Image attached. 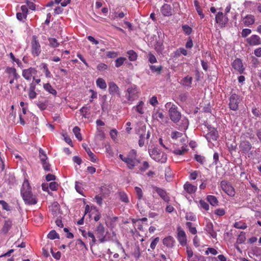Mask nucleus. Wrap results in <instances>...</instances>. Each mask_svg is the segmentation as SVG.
<instances>
[{
	"instance_id": "5701e85b",
	"label": "nucleus",
	"mask_w": 261,
	"mask_h": 261,
	"mask_svg": "<svg viewBox=\"0 0 261 261\" xmlns=\"http://www.w3.org/2000/svg\"><path fill=\"white\" fill-rule=\"evenodd\" d=\"M243 23L246 26H249L254 22V16L251 15H248L243 20Z\"/></svg>"
},
{
	"instance_id": "1a4fd4ad",
	"label": "nucleus",
	"mask_w": 261,
	"mask_h": 261,
	"mask_svg": "<svg viewBox=\"0 0 261 261\" xmlns=\"http://www.w3.org/2000/svg\"><path fill=\"white\" fill-rule=\"evenodd\" d=\"M5 72L8 74V78L10 79L9 83L12 84L14 83V80H17L19 75L16 72V70L13 67H7L5 70Z\"/></svg>"
},
{
	"instance_id": "37998d69",
	"label": "nucleus",
	"mask_w": 261,
	"mask_h": 261,
	"mask_svg": "<svg viewBox=\"0 0 261 261\" xmlns=\"http://www.w3.org/2000/svg\"><path fill=\"white\" fill-rule=\"evenodd\" d=\"M246 240L245 234L244 232H241L238 236L237 242L239 244L243 243Z\"/></svg>"
},
{
	"instance_id": "864d4df0",
	"label": "nucleus",
	"mask_w": 261,
	"mask_h": 261,
	"mask_svg": "<svg viewBox=\"0 0 261 261\" xmlns=\"http://www.w3.org/2000/svg\"><path fill=\"white\" fill-rule=\"evenodd\" d=\"M89 110V109L88 107H83L80 109V112L81 115L86 118L87 117V115H88V111Z\"/></svg>"
},
{
	"instance_id": "a878e982",
	"label": "nucleus",
	"mask_w": 261,
	"mask_h": 261,
	"mask_svg": "<svg viewBox=\"0 0 261 261\" xmlns=\"http://www.w3.org/2000/svg\"><path fill=\"white\" fill-rule=\"evenodd\" d=\"M96 85L101 89L105 90L107 88V84L105 81L102 78H98L96 81Z\"/></svg>"
},
{
	"instance_id": "473e14b6",
	"label": "nucleus",
	"mask_w": 261,
	"mask_h": 261,
	"mask_svg": "<svg viewBox=\"0 0 261 261\" xmlns=\"http://www.w3.org/2000/svg\"><path fill=\"white\" fill-rule=\"evenodd\" d=\"M143 106L144 102L140 101L136 107H134V108H135L139 114H143L144 113Z\"/></svg>"
},
{
	"instance_id": "a19ab883",
	"label": "nucleus",
	"mask_w": 261,
	"mask_h": 261,
	"mask_svg": "<svg viewBox=\"0 0 261 261\" xmlns=\"http://www.w3.org/2000/svg\"><path fill=\"white\" fill-rule=\"evenodd\" d=\"M234 227L239 229H245L247 228V225L245 223L240 221L236 222L234 224Z\"/></svg>"
},
{
	"instance_id": "6e6552de",
	"label": "nucleus",
	"mask_w": 261,
	"mask_h": 261,
	"mask_svg": "<svg viewBox=\"0 0 261 261\" xmlns=\"http://www.w3.org/2000/svg\"><path fill=\"white\" fill-rule=\"evenodd\" d=\"M240 101V96L235 93L232 94L229 97V106L230 109L233 111L237 110Z\"/></svg>"
},
{
	"instance_id": "393cba45",
	"label": "nucleus",
	"mask_w": 261,
	"mask_h": 261,
	"mask_svg": "<svg viewBox=\"0 0 261 261\" xmlns=\"http://www.w3.org/2000/svg\"><path fill=\"white\" fill-rule=\"evenodd\" d=\"M163 243L167 247H172L173 245L174 239L172 237L169 236L164 239Z\"/></svg>"
},
{
	"instance_id": "bf43d9fd",
	"label": "nucleus",
	"mask_w": 261,
	"mask_h": 261,
	"mask_svg": "<svg viewBox=\"0 0 261 261\" xmlns=\"http://www.w3.org/2000/svg\"><path fill=\"white\" fill-rule=\"evenodd\" d=\"M135 189L138 199H141L143 197V192L142 189L138 187H136Z\"/></svg>"
},
{
	"instance_id": "680f3d73",
	"label": "nucleus",
	"mask_w": 261,
	"mask_h": 261,
	"mask_svg": "<svg viewBox=\"0 0 261 261\" xmlns=\"http://www.w3.org/2000/svg\"><path fill=\"white\" fill-rule=\"evenodd\" d=\"M205 253L206 255H208L209 253L213 255H216L218 254L217 251L214 248H208Z\"/></svg>"
},
{
	"instance_id": "9b49d317",
	"label": "nucleus",
	"mask_w": 261,
	"mask_h": 261,
	"mask_svg": "<svg viewBox=\"0 0 261 261\" xmlns=\"http://www.w3.org/2000/svg\"><path fill=\"white\" fill-rule=\"evenodd\" d=\"M109 92L112 95H117L120 96L119 88L117 85L113 82H110L108 83Z\"/></svg>"
},
{
	"instance_id": "ddd939ff",
	"label": "nucleus",
	"mask_w": 261,
	"mask_h": 261,
	"mask_svg": "<svg viewBox=\"0 0 261 261\" xmlns=\"http://www.w3.org/2000/svg\"><path fill=\"white\" fill-rule=\"evenodd\" d=\"M37 70L34 68H29L22 70V75L27 80H31L32 76L36 74Z\"/></svg>"
},
{
	"instance_id": "dca6fc26",
	"label": "nucleus",
	"mask_w": 261,
	"mask_h": 261,
	"mask_svg": "<svg viewBox=\"0 0 261 261\" xmlns=\"http://www.w3.org/2000/svg\"><path fill=\"white\" fill-rule=\"evenodd\" d=\"M247 42L251 46H256L261 44V39L258 36L253 35L247 39Z\"/></svg>"
},
{
	"instance_id": "f8f14e48",
	"label": "nucleus",
	"mask_w": 261,
	"mask_h": 261,
	"mask_svg": "<svg viewBox=\"0 0 261 261\" xmlns=\"http://www.w3.org/2000/svg\"><path fill=\"white\" fill-rule=\"evenodd\" d=\"M228 18L222 12H218L216 16V21L221 27H224L228 22Z\"/></svg>"
},
{
	"instance_id": "2eb2a0df",
	"label": "nucleus",
	"mask_w": 261,
	"mask_h": 261,
	"mask_svg": "<svg viewBox=\"0 0 261 261\" xmlns=\"http://www.w3.org/2000/svg\"><path fill=\"white\" fill-rule=\"evenodd\" d=\"M177 239L180 244L185 246L187 244V238L185 232L180 227L177 228Z\"/></svg>"
},
{
	"instance_id": "3c124183",
	"label": "nucleus",
	"mask_w": 261,
	"mask_h": 261,
	"mask_svg": "<svg viewBox=\"0 0 261 261\" xmlns=\"http://www.w3.org/2000/svg\"><path fill=\"white\" fill-rule=\"evenodd\" d=\"M147 57H148L149 62L150 63L153 64L157 62V60H156L155 57L152 53H149L148 54Z\"/></svg>"
},
{
	"instance_id": "13d9d810",
	"label": "nucleus",
	"mask_w": 261,
	"mask_h": 261,
	"mask_svg": "<svg viewBox=\"0 0 261 261\" xmlns=\"http://www.w3.org/2000/svg\"><path fill=\"white\" fill-rule=\"evenodd\" d=\"M43 68L44 72L46 76L47 77H51V74L50 72L49 71V70L47 68V65L46 64H43Z\"/></svg>"
},
{
	"instance_id": "052dcab7",
	"label": "nucleus",
	"mask_w": 261,
	"mask_h": 261,
	"mask_svg": "<svg viewBox=\"0 0 261 261\" xmlns=\"http://www.w3.org/2000/svg\"><path fill=\"white\" fill-rule=\"evenodd\" d=\"M87 236L88 237L90 238L92 240V244L90 243V244L91 245H93L94 244H95V243L96 242V238H95V237L94 233L92 232H91V231L88 232Z\"/></svg>"
},
{
	"instance_id": "bb28decb",
	"label": "nucleus",
	"mask_w": 261,
	"mask_h": 261,
	"mask_svg": "<svg viewBox=\"0 0 261 261\" xmlns=\"http://www.w3.org/2000/svg\"><path fill=\"white\" fill-rule=\"evenodd\" d=\"M152 117L154 120L159 121L160 119L163 120L164 119V115L162 112L156 111L153 112Z\"/></svg>"
},
{
	"instance_id": "c9c22d12",
	"label": "nucleus",
	"mask_w": 261,
	"mask_h": 261,
	"mask_svg": "<svg viewBox=\"0 0 261 261\" xmlns=\"http://www.w3.org/2000/svg\"><path fill=\"white\" fill-rule=\"evenodd\" d=\"M48 41L49 45L52 47H57L59 45V42L57 41V40L55 38H49L48 39Z\"/></svg>"
},
{
	"instance_id": "423d86ee",
	"label": "nucleus",
	"mask_w": 261,
	"mask_h": 261,
	"mask_svg": "<svg viewBox=\"0 0 261 261\" xmlns=\"http://www.w3.org/2000/svg\"><path fill=\"white\" fill-rule=\"evenodd\" d=\"M31 52L33 56H38L41 53V46L36 36L32 37L31 41Z\"/></svg>"
},
{
	"instance_id": "b1692460",
	"label": "nucleus",
	"mask_w": 261,
	"mask_h": 261,
	"mask_svg": "<svg viewBox=\"0 0 261 261\" xmlns=\"http://www.w3.org/2000/svg\"><path fill=\"white\" fill-rule=\"evenodd\" d=\"M83 146L84 147L86 151L87 152L89 157L90 158V160L93 162H96L97 161V158L96 155L93 152H92L90 148L87 147V145L86 144H83Z\"/></svg>"
},
{
	"instance_id": "f257e3e1",
	"label": "nucleus",
	"mask_w": 261,
	"mask_h": 261,
	"mask_svg": "<svg viewBox=\"0 0 261 261\" xmlns=\"http://www.w3.org/2000/svg\"><path fill=\"white\" fill-rule=\"evenodd\" d=\"M21 194L25 203L30 205L37 203L36 196L33 195L31 191V187L27 179H25L22 184Z\"/></svg>"
},
{
	"instance_id": "09e8293b",
	"label": "nucleus",
	"mask_w": 261,
	"mask_h": 261,
	"mask_svg": "<svg viewBox=\"0 0 261 261\" xmlns=\"http://www.w3.org/2000/svg\"><path fill=\"white\" fill-rule=\"evenodd\" d=\"M182 136V134L181 133L175 131L172 132L171 134V137L173 139L176 140L179 138L181 137Z\"/></svg>"
},
{
	"instance_id": "ea45409f",
	"label": "nucleus",
	"mask_w": 261,
	"mask_h": 261,
	"mask_svg": "<svg viewBox=\"0 0 261 261\" xmlns=\"http://www.w3.org/2000/svg\"><path fill=\"white\" fill-rule=\"evenodd\" d=\"M48 238L54 240L56 238L59 239V234L56 232V231L54 230H53L49 232V233L47 235Z\"/></svg>"
},
{
	"instance_id": "e2e57ef3",
	"label": "nucleus",
	"mask_w": 261,
	"mask_h": 261,
	"mask_svg": "<svg viewBox=\"0 0 261 261\" xmlns=\"http://www.w3.org/2000/svg\"><path fill=\"white\" fill-rule=\"evenodd\" d=\"M159 241L160 238L159 237L154 238L151 243L150 248L153 250L154 249L156 244L159 243Z\"/></svg>"
},
{
	"instance_id": "774afa93",
	"label": "nucleus",
	"mask_w": 261,
	"mask_h": 261,
	"mask_svg": "<svg viewBox=\"0 0 261 261\" xmlns=\"http://www.w3.org/2000/svg\"><path fill=\"white\" fill-rule=\"evenodd\" d=\"M176 54L178 56L180 55V54H182L184 56H186L187 55V51L184 48H180L176 50Z\"/></svg>"
},
{
	"instance_id": "c756f323",
	"label": "nucleus",
	"mask_w": 261,
	"mask_h": 261,
	"mask_svg": "<svg viewBox=\"0 0 261 261\" xmlns=\"http://www.w3.org/2000/svg\"><path fill=\"white\" fill-rule=\"evenodd\" d=\"M127 54L128 56V59L131 61H136L137 59V54L133 50H128L127 52Z\"/></svg>"
},
{
	"instance_id": "cd10ccee",
	"label": "nucleus",
	"mask_w": 261,
	"mask_h": 261,
	"mask_svg": "<svg viewBox=\"0 0 261 261\" xmlns=\"http://www.w3.org/2000/svg\"><path fill=\"white\" fill-rule=\"evenodd\" d=\"M12 225V222L11 220H6L3 227L2 231L5 233L8 232V231L10 229Z\"/></svg>"
},
{
	"instance_id": "0e129e2a",
	"label": "nucleus",
	"mask_w": 261,
	"mask_h": 261,
	"mask_svg": "<svg viewBox=\"0 0 261 261\" xmlns=\"http://www.w3.org/2000/svg\"><path fill=\"white\" fill-rule=\"evenodd\" d=\"M251 33V30L250 29H244L242 30L241 35L243 37L245 38Z\"/></svg>"
},
{
	"instance_id": "69168bd1",
	"label": "nucleus",
	"mask_w": 261,
	"mask_h": 261,
	"mask_svg": "<svg viewBox=\"0 0 261 261\" xmlns=\"http://www.w3.org/2000/svg\"><path fill=\"white\" fill-rule=\"evenodd\" d=\"M182 126H181V129L184 130L187 129L189 124L188 120L186 119H183L182 120Z\"/></svg>"
},
{
	"instance_id": "4d7b16f0",
	"label": "nucleus",
	"mask_w": 261,
	"mask_h": 261,
	"mask_svg": "<svg viewBox=\"0 0 261 261\" xmlns=\"http://www.w3.org/2000/svg\"><path fill=\"white\" fill-rule=\"evenodd\" d=\"M199 172L197 171H194L190 172L189 178L191 180H195L197 178L198 176Z\"/></svg>"
},
{
	"instance_id": "a18cd8bd",
	"label": "nucleus",
	"mask_w": 261,
	"mask_h": 261,
	"mask_svg": "<svg viewBox=\"0 0 261 261\" xmlns=\"http://www.w3.org/2000/svg\"><path fill=\"white\" fill-rule=\"evenodd\" d=\"M186 226L188 227L190 232L192 234H195L197 233V230L196 227H192V224L191 222H187L186 223Z\"/></svg>"
},
{
	"instance_id": "f03ea898",
	"label": "nucleus",
	"mask_w": 261,
	"mask_h": 261,
	"mask_svg": "<svg viewBox=\"0 0 261 261\" xmlns=\"http://www.w3.org/2000/svg\"><path fill=\"white\" fill-rule=\"evenodd\" d=\"M166 108H169V114L171 120L174 122H178L181 118V114L177 110V107L171 102L165 105Z\"/></svg>"
},
{
	"instance_id": "0eeeda50",
	"label": "nucleus",
	"mask_w": 261,
	"mask_h": 261,
	"mask_svg": "<svg viewBox=\"0 0 261 261\" xmlns=\"http://www.w3.org/2000/svg\"><path fill=\"white\" fill-rule=\"evenodd\" d=\"M95 234L100 243H103L106 241V234L103 225L100 223L96 227L95 230Z\"/></svg>"
},
{
	"instance_id": "f704fd0d",
	"label": "nucleus",
	"mask_w": 261,
	"mask_h": 261,
	"mask_svg": "<svg viewBox=\"0 0 261 261\" xmlns=\"http://www.w3.org/2000/svg\"><path fill=\"white\" fill-rule=\"evenodd\" d=\"M194 3L197 12H198V14L200 16L201 18H203L204 17V14H203L202 10L199 5L198 2L197 0H195L194 1Z\"/></svg>"
},
{
	"instance_id": "6ab92c4d",
	"label": "nucleus",
	"mask_w": 261,
	"mask_h": 261,
	"mask_svg": "<svg viewBox=\"0 0 261 261\" xmlns=\"http://www.w3.org/2000/svg\"><path fill=\"white\" fill-rule=\"evenodd\" d=\"M150 137L149 132L147 133L144 132V134H140V139L139 140V145L140 147H142L146 143L148 142V140Z\"/></svg>"
},
{
	"instance_id": "4c0bfd02",
	"label": "nucleus",
	"mask_w": 261,
	"mask_h": 261,
	"mask_svg": "<svg viewBox=\"0 0 261 261\" xmlns=\"http://www.w3.org/2000/svg\"><path fill=\"white\" fill-rule=\"evenodd\" d=\"M39 157L41 163L44 162L46 161L47 159V157L46 154L44 153V151L41 148L39 149Z\"/></svg>"
},
{
	"instance_id": "a211bd4d",
	"label": "nucleus",
	"mask_w": 261,
	"mask_h": 261,
	"mask_svg": "<svg viewBox=\"0 0 261 261\" xmlns=\"http://www.w3.org/2000/svg\"><path fill=\"white\" fill-rule=\"evenodd\" d=\"M205 138L209 142L216 141L218 138L217 131L214 129H212L205 135Z\"/></svg>"
},
{
	"instance_id": "de8ad7c7",
	"label": "nucleus",
	"mask_w": 261,
	"mask_h": 261,
	"mask_svg": "<svg viewBox=\"0 0 261 261\" xmlns=\"http://www.w3.org/2000/svg\"><path fill=\"white\" fill-rule=\"evenodd\" d=\"M125 13L123 12H115L114 14L112 16V19H116V18H122L125 15Z\"/></svg>"
},
{
	"instance_id": "338daca9",
	"label": "nucleus",
	"mask_w": 261,
	"mask_h": 261,
	"mask_svg": "<svg viewBox=\"0 0 261 261\" xmlns=\"http://www.w3.org/2000/svg\"><path fill=\"white\" fill-rule=\"evenodd\" d=\"M182 28L183 31L186 34L189 35L191 33L192 29L190 27H189L188 25H184L182 27Z\"/></svg>"
},
{
	"instance_id": "79ce46f5",
	"label": "nucleus",
	"mask_w": 261,
	"mask_h": 261,
	"mask_svg": "<svg viewBox=\"0 0 261 261\" xmlns=\"http://www.w3.org/2000/svg\"><path fill=\"white\" fill-rule=\"evenodd\" d=\"M187 151L186 147L182 146L181 149H177L173 151V153L177 155H182Z\"/></svg>"
},
{
	"instance_id": "58836bf2",
	"label": "nucleus",
	"mask_w": 261,
	"mask_h": 261,
	"mask_svg": "<svg viewBox=\"0 0 261 261\" xmlns=\"http://www.w3.org/2000/svg\"><path fill=\"white\" fill-rule=\"evenodd\" d=\"M155 49L158 53L162 54L164 49V46L163 43L161 42H157L155 45Z\"/></svg>"
},
{
	"instance_id": "aec40b11",
	"label": "nucleus",
	"mask_w": 261,
	"mask_h": 261,
	"mask_svg": "<svg viewBox=\"0 0 261 261\" xmlns=\"http://www.w3.org/2000/svg\"><path fill=\"white\" fill-rule=\"evenodd\" d=\"M232 66L240 73H242L244 70L242 62L239 59H237L233 62Z\"/></svg>"
},
{
	"instance_id": "6e6d98bb",
	"label": "nucleus",
	"mask_w": 261,
	"mask_h": 261,
	"mask_svg": "<svg viewBox=\"0 0 261 261\" xmlns=\"http://www.w3.org/2000/svg\"><path fill=\"white\" fill-rule=\"evenodd\" d=\"M34 89L35 87H32L31 86L29 93V96L31 99L34 98L36 96V93L35 92Z\"/></svg>"
},
{
	"instance_id": "49530a36",
	"label": "nucleus",
	"mask_w": 261,
	"mask_h": 261,
	"mask_svg": "<svg viewBox=\"0 0 261 261\" xmlns=\"http://www.w3.org/2000/svg\"><path fill=\"white\" fill-rule=\"evenodd\" d=\"M119 197L120 200L124 202L127 203L128 202V198L127 197V195L123 192H121L119 193Z\"/></svg>"
},
{
	"instance_id": "e433bc0d",
	"label": "nucleus",
	"mask_w": 261,
	"mask_h": 261,
	"mask_svg": "<svg viewBox=\"0 0 261 261\" xmlns=\"http://www.w3.org/2000/svg\"><path fill=\"white\" fill-rule=\"evenodd\" d=\"M126 59L124 57H120L115 60V66L116 67H119L123 65Z\"/></svg>"
},
{
	"instance_id": "603ef678",
	"label": "nucleus",
	"mask_w": 261,
	"mask_h": 261,
	"mask_svg": "<svg viewBox=\"0 0 261 261\" xmlns=\"http://www.w3.org/2000/svg\"><path fill=\"white\" fill-rule=\"evenodd\" d=\"M200 206L204 210L207 211L209 209V205L204 200H200L199 201Z\"/></svg>"
},
{
	"instance_id": "9d476101",
	"label": "nucleus",
	"mask_w": 261,
	"mask_h": 261,
	"mask_svg": "<svg viewBox=\"0 0 261 261\" xmlns=\"http://www.w3.org/2000/svg\"><path fill=\"white\" fill-rule=\"evenodd\" d=\"M221 187L223 191L227 195L230 196H234V191L233 188L226 181H222L221 182Z\"/></svg>"
},
{
	"instance_id": "5fc2aeb1",
	"label": "nucleus",
	"mask_w": 261,
	"mask_h": 261,
	"mask_svg": "<svg viewBox=\"0 0 261 261\" xmlns=\"http://www.w3.org/2000/svg\"><path fill=\"white\" fill-rule=\"evenodd\" d=\"M186 218L187 220L195 221L196 220V216L191 213L186 214Z\"/></svg>"
},
{
	"instance_id": "7c9ffc66",
	"label": "nucleus",
	"mask_w": 261,
	"mask_h": 261,
	"mask_svg": "<svg viewBox=\"0 0 261 261\" xmlns=\"http://www.w3.org/2000/svg\"><path fill=\"white\" fill-rule=\"evenodd\" d=\"M192 81V77L187 76L185 77L182 81V83L184 86L187 88H190L191 87V84Z\"/></svg>"
},
{
	"instance_id": "f3484780",
	"label": "nucleus",
	"mask_w": 261,
	"mask_h": 261,
	"mask_svg": "<svg viewBox=\"0 0 261 261\" xmlns=\"http://www.w3.org/2000/svg\"><path fill=\"white\" fill-rule=\"evenodd\" d=\"M240 150L244 153H248L252 148V145L247 141H242L240 144Z\"/></svg>"
},
{
	"instance_id": "c03bdc74",
	"label": "nucleus",
	"mask_w": 261,
	"mask_h": 261,
	"mask_svg": "<svg viewBox=\"0 0 261 261\" xmlns=\"http://www.w3.org/2000/svg\"><path fill=\"white\" fill-rule=\"evenodd\" d=\"M149 67H150V70L153 72H157L159 73H160V72L161 71V70L163 69V67L162 66H155L154 65H150Z\"/></svg>"
},
{
	"instance_id": "8fccbe9b",
	"label": "nucleus",
	"mask_w": 261,
	"mask_h": 261,
	"mask_svg": "<svg viewBox=\"0 0 261 261\" xmlns=\"http://www.w3.org/2000/svg\"><path fill=\"white\" fill-rule=\"evenodd\" d=\"M133 255L137 259H138L140 257L141 253L139 245H136L135 250L133 253Z\"/></svg>"
},
{
	"instance_id": "20e7f679",
	"label": "nucleus",
	"mask_w": 261,
	"mask_h": 261,
	"mask_svg": "<svg viewBox=\"0 0 261 261\" xmlns=\"http://www.w3.org/2000/svg\"><path fill=\"white\" fill-rule=\"evenodd\" d=\"M151 158L154 161L164 163L166 162L167 158L165 153L158 150L157 149H153L149 152Z\"/></svg>"
},
{
	"instance_id": "4468645a",
	"label": "nucleus",
	"mask_w": 261,
	"mask_h": 261,
	"mask_svg": "<svg viewBox=\"0 0 261 261\" xmlns=\"http://www.w3.org/2000/svg\"><path fill=\"white\" fill-rule=\"evenodd\" d=\"M153 189L159 194L164 201L166 202H168L169 201L170 198L167 195L166 192L164 190L155 186L153 187Z\"/></svg>"
},
{
	"instance_id": "72a5a7b5",
	"label": "nucleus",
	"mask_w": 261,
	"mask_h": 261,
	"mask_svg": "<svg viewBox=\"0 0 261 261\" xmlns=\"http://www.w3.org/2000/svg\"><path fill=\"white\" fill-rule=\"evenodd\" d=\"M73 132L75 135L76 138L80 141L82 140V136L80 134V129L78 126H75L73 128Z\"/></svg>"
},
{
	"instance_id": "7ed1b4c3",
	"label": "nucleus",
	"mask_w": 261,
	"mask_h": 261,
	"mask_svg": "<svg viewBox=\"0 0 261 261\" xmlns=\"http://www.w3.org/2000/svg\"><path fill=\"white\" fill-rule=\"evenodd\" d=\"M125 97L130 101L137 99L139 97V90L137 87L135 85L128 87L125 91Z\"/></svg>"
},
{
	"instance_id": "412c9836",
	"label": "nucleus",
	"mask_w": 261,
	"mask_h": 261,
	"mask_svg": "<svg viewBox=\"0 0 261 261\" xmlns=\"http://www.w3.org/2000/svg\"><path fill=\"white\" fill-rule=\"evenodd\" d=\"M162 14L166 16H169L172 15L171 7L168 4H164L161 9Z\"/></svg>"
},
{
	"instance_id": "39448f33",
	"label": "nucleus",
	"mask_w": 261,
	"mask_h": 261,
	"mask_svg": "<svg viewBox=\"0 0 261 261\" xmlns=\"http://www.w3.org/2000/svg\"><path fill=\"white\" fill-rule=\"evenodd\" d=\"M124 162L130 169H133L139 164V161L136 159V152L135 150H132L130 151L129 154L126 157Z\"/></svg>"
},
{
	"instance_id": "c85d7f7f",
	"label": "nucleus",
	"mask_w": 261,
	"mask_h": 261,
	"mask_svg": "<svg viewBox=\"0 0 261 261\" xmlns=\"http://www.w3.org/2000/svg\"><path fill=\"white\" fill-rule=\"evenodd\" d=\"M44 89L48 92L49 93L52 94L53 95H56L57 94V91L55 89H54L50 84L47 83L43 85Z\"/></svg>"
},
{
	"instance_id": "2f4dec72",
	"label": "nucleus",
	"mask_w": 261,
	"mask_h": 261,
	"mask_svg": "<svg viewBox=\"0 0 261 261\" xmlns=\"http://www.w3.org/2000/svg\"><path fill=\"white\" fill-rule=\"evenodd\" d=\"M207 200L210 203V204L213 206L218 205V200L216 197L214 196L208 195L207 196Z\"/></svg>"
},
{
	"instance_id": "4be33fe9",
	"label": "nucleus",
	"mask_w": 261,
	"mask_h": 261,
	"mask_svg": "<svg viewBox=\"0 0 261 261\" xmlns=\"http://www.w3.org/2000/svg\"><path fill=\"white\" fill-rule=\"evenodd\" d=\"M185 190L189 194L194 193L197 190V186L187 182L184 186Z\"/></svg>"
}]
</instances>
